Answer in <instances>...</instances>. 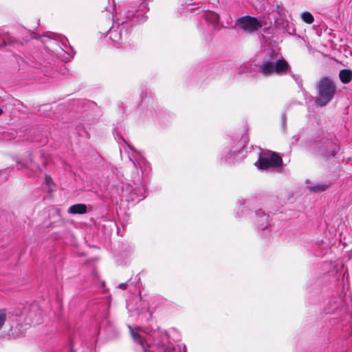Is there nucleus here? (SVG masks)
<instances>
[{
  "label": "nucleus",
  "mask_w": 352,
  "mask_h": 352,
  "mask_svg": "<svg viewBox=\"0 0 352 352\" xmlns=\"http://www.w3.org/2000/svg\"><path fill=\"white\" fill-rule=\"evenodd\" d=\"M251 67H252L251 65H244V66L241 67L239 72V74H241L243 73L251 72H252Z\"/></svg>",
  "instance_id": "nucleus-18"
},
{
  "label": "nucleus",
  "mask_w": 352,
  "mask_h": 352,
  "mask_svg": "<svg viewBox=\"0 0 352 352\" xmlns=\"http://www.w3.org/2000/svg\"><path fill=\"white\" fill-rule=\"evenodd\" d=\"M276 11L280 15L284 14V9L279 5L276 6Z\"/></svg>",
  "instance_id": "nucleus-21"
},
{
  "label": "nucleus",
  "mask_w": 352,
  "mask_h": 352,
  "mask_svg": "<svg viewBox=\"0 0 352 352\" xmlns=\"http://www.w3.org/2000/svg\"><path fill=\"white\" fill-rule=\"evenodd\" d=\"M120 138L122 140V141H124L126 144H127L122 137L120 136Z\"/></svg>",
  "instance_id": "nucleus-28"
},
{
  "label": "nucleus",
  "mask_w": 352,
  "mask_h": 352,
  "mask_svg": "<svg viewBox=\"0 0 352 352\" xmlns=\"http://www.w3.org/2000/svg\"><path fill=\"white\" fill-rule=\"evenodd\" d=\"M336 90V84L332 78L328 76L322 77L316 85V104L319 107L326 106L334 98Z\"/></svg>",
  "instance_id": "nucleus-2"
},
{
  "label": "nucleus",
  "mask_w": 352,
  "mask_h": 352,
  "mask_svg": "<svg viewBox=\"0 0 352 352\" xmlns=\"http://www.w3.org/2000/svg\"><path fill=\"white\" fill-rule=\"evenodd\" d=\"M42 322L41 312L38 310H31L28 314V318L26 319L27 324H32L34 325L38 324Z\"/></svg>",
  "instance_id": "nucleus-10"
},
{
  "label": "nucleus",
  "mask_w": 352,
  "mask_h": 352,
  "mask_svg": "<svg viewBox=\"0 0 352 352\" xmlns=\"http://www.w3.org/2000/svg\"><path fill=\"white\" fill-rule=\"evenodd\" d=\"M120 288L124 289L126 287V283H121L118 286Z\"/></svg>",
  "instance_id": "nucleus-25"
},
{
  "label": "nucleus",
  "mask_w": 352,
  "mask_h": 352,
  "mask_svg": "<svg viewBox=\"0 0 352 352\" xmlns=\"http://www.w3.org/2000/svg\"><path fill=\"white\" fill-rule=\"evenodd\" d=\"M6 45V43L4 40V38H0V47Z\"/></svg>",
  "instance_id": "nucleus-24"
},
{
  "label": "nucleus",
  "mask_w": 352,
  "mask_h": 352,
  "mask_svg": "<svg viewBox=\"0 0 352 352\" xmlns=\"http://www.w3.org/2000/svg\"><path fill=\"white\" fill-rule=\"evenodd\" d=\"M236 24L241 29L248 32H255L262 26L261 22L257 18L251 16L238 18Z\"/></svg>",
  "instance_id": "nucleus-5"
},
{
  "label": "nucleus",
  "mask_w": 352,
  "mask_h": 352,
  "mask_svg": "<svg viewBox=\"0 0 352 352\" xmlns=\"http://www.w3.org/2000/svg\"><path fill=\"white\" fill-rule=\"evenodd\" d=\"M151 337H153V340H155V344L160 346V344H162V343L160 341H156L155 339L157 337L160 338L159 340H167V335L165 333L159 331H153V334L151 335Z\"/></svg>",
  "instance_id": "nucleus-14"
},
{
  "label": "nucleus",
  "mask_w": 352,
  "mask_h": 352,
  "mask_svg": "<svg viewBox=\"0 0 352 352\" xmlns=\"http://www.w3.org/2000/svg\"><path fill=\"white\" fill-rule=\"evenodd\" d=\"M293 79L296 81L299 88L302 89V80L299 75L292 74Z\"/></svg>",
  "instance_id": "nucleus-17"
},
{
  "label": "nucleus",
  "mask_w": 352,
  "mask_h": 352,
  "mask_svg": "<svg viewBox=\"0 0 352 352\" xmlns=\"http://www.w3.org/2000/svg\"><path fill=\"white\" fill-rule=\"evenodd\" d=\"M301 19L302 21L308 24L314 22V16L309 12H304L301 14Z\"/></svg>",
  "instance_id": "nucleus-15"
},
{
  "label": "nucleus",
  "mask_w": 352,
  "mask_h": 352,
  "mask_svg": "<svg viewBox=\"0 0 352 352\" xmlns=\"http://www.w3.org/2000/svg\"><path fill=\"white\" fill-rule=\"evenodd\" d=\"M45 182L47 184H50L52 183V179L50 175H46L45 177Z\"/></svg>",
  "instance_id": "nucleus-22"
},
{
  "label": "nucleus",
  "mask_w": 352,
  "mask_h": 352,
  "mask_svg": "<svg viewBox=\"0 0 352 352\" xmlns=\"http://www.w3.org/2000/svg\"><path fill=\"white\" fill-rule=\"evenodd\" d=\"M129 327L130 329L131 335L132 338H133L134 341L135 342L138 343L142 346V348L144 352H147L146 349L149 348L151 346V345L148 344L147 341L139 334V332L144 331L143 329V327H135V329L136 332H135L133 331V329L131 328V327L129 326Z\"/></svg>",
  "instance_id": "nucleus-6"
},
{
  "label": "nucleus",
  "mask_w": 352,
  "mask_h": 352,
  "mask_svg": "<svg viewBox=\"0 0 352 352\" xmlns=\"http://www.w3.org/2000/svg\"><path fill=\"white\" fill-rule=\"evenodd\" d=\"M163 352H173V350L172 348L169 346H163Z\"/></svg>",
  "instance_id": "nucleus-23"
},
{
  "label": "nucleus",
  "mask_w": 352,
  "mask_h": 352,
  "mask_svg": "<svg viewBox=\"0 0 352 352\" xmlns=\"http://www.w3.org/2000/svg\"><path fill=\"white\" fill-rule=\"evenodd\" d=\"M87 206L83 204H77L71 206L68 209V213L72 214H82L86 213Z\"/></svg>",
  "instance_id": "nucleus-11"
},
{
  "label": "nucleus",
  "mask_w": 352,
  "mask_h": 352,
  "mask_svg": "<svg viewBox=\"0 0 352 352\" xmlns=\"http://www.w3.org/2000/svg\"><path fill=\"white\" fill-rule=\"evenodd\" d=\"M243 146L242 145L240 146V148L237 150L230 151V153H228L226 156V160L232 159L234 160L236 159V155L237 153H240L243 150Z\"/></svg>",
  "instance_id": "nucleus-16"
},
{
  "label": "nucleus",
  "mask_w": 352,
  "mask_h": 352,
  "mask_svg": "<svg viewBox=\"0 0 352 352\" xmlns=\"http://www.w3.org/2000/svg\"><path fill=\"white\" fill-rule=\"evenodd\" d=\"M70 351L69 352H76L74 350V348H73V346L71 345L70 346V349H69Z\"/></svg>",
  "instance_id": "nucleus-27"
},
{
  "label": "nucleus",
  "mask_w": 352,
  "mask_h": 352,
  "mask_svg": "<svg viewBox=\"0 0 352 352\" xmlns=\"http://www.w3.org/2000/svg\"><path fill=\"white\" fill-rule=\"evenodd\" d=\"M194 10H195V8L192 6L188 5L184 8V13L192 12Z\"/></svg>",
  "instance_id": "nucleus-19"
},
{
  "label": "nucleus",
  "mask_w": 352,
  "mask_h": 352,
  "mask_svg": "<svg viewBox=\"0 0 352 352\" xmlns=\"http://www.w3.org/2000/svg\"><path fill=\"white\" fill-rule=\"evenodd\" d=\"M255 217V221L258 229L263 230L267 228V226H269V216L267 214H266L261 210H258L256 211Z\"/></svg>",
  "instance_id": "nucleus-7"
},
{
  "label": "nucleus",
  "mask_w": 352,
  "mask_h": 352,
  "mask_svg": "<svg viewBox=\"0 0 352 352\" xmlns=\"http://www.w3.org/2000/svg\"><path fill=\"white\" fill-rule=\"evenodd\" d=\"M330 187V184H317L313 186H307V188L310 192H320L327 190Z\"/></svg>",
  "instance_id": "nucleus-13"
},
{
  "label": "nucleus",
  "mask_w": 352,
  "mask_h": 352,
  "mask_svg": "<svg viewBox=\"0 0 352 352\" xmlns=\"http://www.w3.org/2000/svg\"><path fill=\"white\" fill-rule=\"evenodd\" d=\"M201 19L214 28L218 25L219 21V15L214 12H204L201 15Z\"/></svg>",
  "instance_id": "nucleus-9"
},
{
  "label": "nucleus",
  "mask_w": 352,
  "mask_h": 352,
  "mask_svg": "<svg viewBox=\"0 0 352 352\" xmlns=\"http://www.w3.org/2000/svg\"><path fill=\"white\" fill-rule=\"evenodd\" d=\"M147 10L146 3L137 5H124L117 14V18L113 26L109 29L108 36L113 43H119L122 39V29L128 21L138 23L142 21Z\"/></svg>",
  "instance_id": "nucleus-1"
},
{
  "label": "nucleus",
  "mask_w": 352,
  "mask_h": 352,
  "mask_svg": "<svg viewBox=\"0 0 352 352\" xmlns=\"http://www.w3.org/2000/svg\"><path fill=\"white\" fill-rule=\"evenodd\" d=\"M289 69L287 62L282 59H278L275 62L265 60L258 66V72L265 76H272L274 73L282 75L287 72Z\"/></svg>",
  "instance_id": "nucleus-3"
},
{
  "label": "nucleus",
  "mask_w": 352,
  "mask_h": 352,
  "mask_svg": "<svg viewBox=\"0 0 352 352\" xmlns=\"http://www.w3.org/2000/svg\"><path fill=\"white\" fill-rule=\"evenodd\" d=\"M282 158L274 152H266L261 154L255 166L261 170L280 168L282 166Z\"/></svg>",
  "instance_id": "nucleus-4"
},
{
  "label": "nucleus",
  "mask_w": 352,
  "mask_h": 352,
  "mask_svg": "<svg viewBox=\"0 0 352 352\" xmlns=\"http://www.w3.org/2000/svg\"><path fill=\"white\" fill-rule=\"evenodd\" d=\"M340 81L344 84H348L352 80V71L350 69H342L339 72Z\"/></svg>",
  "instance_id": "nucleus-12"
},
{
  "label": "nucleus",
  "mask_w": 352,
  "mask_h": 352,
  "mask_svg": "<svg viewBox=\"0 0 352 352\" xmlns=\"http://www.w3.org/2000/svg\"><path fill=\"white\" fill-rule=\"evenodd\" d=\"M3 113V110L0 108V115Z\"/></svg>",
  "instance_id": "nucleus-29"
},
{
  "label": "nucleus",
  "mask_w": 352,
  "mask_h": 352,
  "mask_svg": "<svg viewBox=\"0 0 352 352\" xmlns=\"http://www.w3.org/2000/svg\"><path fill=\"white\" fill-rule=\"evenodd\" d=\"M325 146L326 150L322 151V155L327 157H334L339 149L338 144L330 140L325 142Z\"/></svg>",
  "instance_id": "nucleus-8"
},
{
  "label": "nucleus",
  "mask_w": 352,
  "mask_h": 352,
  "mask_svg": "<svg viewBox=\"0 0 352 352\" xmlns=\"http://www.w3.org/2000/svg\"><path fill=\"white\" fill-rule=\"evenodd\" d=\"M286 121H287L286 116L285 114H283L281 116V122H282V126H283V129H285L286 126Z\"/></svg>",
  "instance_id": "nucleus-20"
},
{
  "label": "nucleus",
  "mask_w": 352,
  "mask_h": 352,
  "mask_svg": "<svg viewBox=\"0 0 352 352\" xmlns=\"http://www.w3.org/2000/svg\"><path fill=\"white\" fill-rule=\"evenodd\" d=\"M129 159L133 162L134 166L136 167L137 166L136 162L135 160H133L131 157H130Z\"/></svg>",
  "instance_id": "nucleus-26"
}]
</instances>
